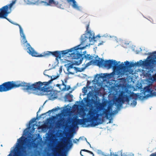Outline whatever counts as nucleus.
I'll return each mask as SVG.
<instances>
[{"label":"nucleus","mask_w":156,"mask_h":156,"mask_svg":"<svg viewBox=\"0 0 156 156\" xmlns=\"http://www.w3.org/2000/svg\"><path fill=\"white\" fill-rule=\"evenodd\" d=\"M31 84L21 81H8L0 85V92H6L14 88L20 87H23L24 90H32Z\"/></svg>","instance_id":"2"},{"label":"nucleus","mask_w":156,"mask_h":156,"mask_svg":"<svg viewBox=\"0 0 156 156\" xmlns=\"http://www.w3.org/2000/svg\"><path fill=\"white\" fill-rule=\"evenodd\" d=\"M69 136V137H68L67 138L64 137V140H65L64 141L65 144L66 145H67L70 144H72L71 141L70 139L73 137V135L72 134H70Z\"/></svg>","instance_id":"13"},{"label":"nucleus","mask_w":156,"mask_h":156,"mask_svg":"<svg viewBox=\"0 0 156 156\" xmlns=\"http://www.w3.org/2000/svg\"><path fill=\"white\" fill-rule=\"evenodd\" d=\"M16 25L18 26L20 28V34L21 36L22 37V39L21 41V42L23 44H24L27 43L26 47L27 48V49L28 50L27 52L28 53V51H29V49L28 48V44H29L30 46V45L28 43H27V40L25 36L23 33V30L21 27V26L18 24H15Z\"/></svg>","instance_id":"10"},{"label":"nucleus","mask_w":156,"mask_h":156,"mask_svg":"<svg viewBox=\"0 0 156 156\" xmlns=\"http://www.w3.org/2000/svg\"><path fill=\"white\" fill-rule=\"evenodd\" d=\"M118 74H119V75H124V73H122V72H119L118 73Z\"/></svg>","instance_id":"34"},{"label":"nucleus","mask_w":156,"mask_h":156,"mask_svg":"<svg viewBox=\"0 0 156 156\" xmlns=\"http://www.w3.org/2000/svg\"><path fill=\"white\" fill-rule=\"evenodd\" d=\"M94 62L98 63V66H103L108 69L112 67L114 70L116 69L123 70L126 68V66L124 64L118 65L117 62L115 60H109L105 61L103 59H101V61L99 60H96Z\"/></svg>","instance_id":"3"},{"label":"nucleus","mask_w":156,"mask_h":156,"mask_svg":"<svg viewBox=\"0 0 156 156\" xmlns=\"http://www.w3.org/2000/svg\"><path fill=\"white\" fill-rule=\"evenodd\" d=\"M156 56H155L154 58ZM154 58V57L153 58ZM154 58L150 60H147L145 61H142L141 60L139 62H137L136 63H134L133 62H132L131 63H129V62L126 61L125 62V65L128 68H131L133 67H134L135 66H150L151 63L153 65H156V64H153L152 62V60Z\"/></svg>","instance_id":"8"},{"label":"nucleus","mask_w":156,"mask_h":156,"mask_svg":"<svg viewBox=\"0 0 156 156\" xmlns=\"http://www.w3.org/2000/svg\"><path fill=\"white\" fill-rule=\"evenodd\" d=\"M134 96L136 97H137V96H138V97L140 99H141V97H142V96H141V95H137V94H135Z\"/></svg>","instance_id":"29"},{"label":"nucleus","mask_w":156,"mask_h":156,"mask_svg":"<svg viewBox=\"0 0 156 156\" xmlns=\"http://www.w3.org/2000/svg\"><path fill=\"white\" fill-rule=\"evenodd\" d=\"M84 57L86 60H90L94 58V56L90 55V54H87L84 55Z\"/></svg>","instance_id":"16"},{"label":"nucleus","mask_w":156,"mask_h":156,"mask_svg":"<svg viewBox=\"0 0 156 156\" xmlns=\"http://www.w3.org/2000/svg\"><path fill=\"white\" fill-rule=\"evenodd\" d=\"M99 58L98 60H100V58ZM96 60L97 59H96L95 60H94V61L91 60L89 62H88L86 64V65H85V67L84 68H85L86 67H88V66L92 64V62L97 64V65L98 66V63H96L95 62H94V61L95 60ZM99 60L100 61V60Z\"/></svg>","instance_id":"18"},{"label":"nucleus","mask_w":156,"mask_h":156,"mask_svg":"<svg viewBox=\"0 0 156 156\" xmlns=\"http://www.w3.org/2000/svg\"><path fill=\"white\" fill-rule=\"evenodd\" d=\"M57 110L58 108H54L51 110H49L47 113H51V112H53L54 111H56Z\"/></svg>","instance_id":"26"},{"label":"nucleus","mask_w":156,"mask_h":156,"mask_svg":"<svg viewBox=\"0 0 156 156\" xmlns=\"http://www.w3.org/2000/svg\"><path fill=\"white\" fill-rule=\"evenodd\" d=\"M87 24H88L86 26V31H88V30L89 26V23H88Z\"/></svg>","instance_id":"30"},{"label":"nucleus","mask_w":156,"mask_h":156,"mask_svg":"<svg viewBox=\"0 0 156 156\" xmlns=\"http://www.w3.org/2000/svg\"><path fill=\"white\" fill-rule=\"evenodd\" d=\"M85 139L86 140L87 142V143L90 145V147H91V145H90V144L87 141L86 138H85Z\"/></svg>","instance_id":"36"},{"label":"nucleus","mask_w":156,"mask_h":156,"mask_svg":"<svg viewBox=\"0 0 156 156\" xmlns=\"http://www.w3.org/2000/svg\"><path fill=\"white\" fill-rule=\"evenodd\" d=\"M87 33L89 34L87 37H88L90 41H92L93 40L94 41L95 37L94 36V34L92 33L90 31H88L87 32Z\"/></svg>","instance_id":"14"},{"label":"nucleus","mask_w":156,"mask_h":156,"mask_svg":"<svg viewBox=\"0 0 156 156\" xmlns=\"http://www.w3.org/2000/svg\"><path fill=\"white\" fill-rule=\"evenodd\" d=\"M53 77V78L51 77V80L48 82H42L39 81L31 84L32 90H39L44 92H48L49 91V88L48 86L53 80L56 79L58 76H54Z\"/></svg>","instance_id":"5"},{"label":"nucleus","mask_w":156,"mask_h":156,"mask_svg":"<svg viewBox=\"0 0 156 156\" xmlns=\"http://www.w3.org/2000/svg\"><path fill=\"white\" fill-rule=\"evenodd\" d=\"M151 156H156V152L152 153L151 155Z\"/></svg>","instance_id":"33"},{"label":"nucleus","mask_w":156,"mask_h":156,"mask_svg":"<svg viewBox=\"0 0 156 156\" xmlns=\"http://www.w3.org/2000/svg\"><path fill=\"white\" fill-rule=\"evenodd\" d=\"M15 3V0L12 1V2L10 4L5 6L0 9L1 11L0 16L3 17V18L5 19L9 20L6 18V17L10 13V12L9 11V9L11 10L12 6Z\"/></svg>","instance_id":"9"},{"label":"nucleus","mask_w":156,"mask_h":156,"mask_svg":"<svg viewBox=\"0 0 156 156\" xmlns=\"http://www.w3.org/2000/svg\"><path fill=\"white\" fill-rule=\"evenodd\" d=\"M103 42L102 41V43H99L98 44V45H101L103 44Z\"/></svg>","instance_id":"38"},{"label":"nucleus","mask_w":156,"mask_h":156,"mask_svg":"<svg viewBox=\"0 0 156 156\" xmlns=\"http://www.w3.org/2000/svg\"><path fill=\"white\" fill-rule=\"evenodd\" d=\"M23 138V136H21V137H20L19 139L18 140V143L20 144H23V140H22V139Z\"/></svg>","instance_id":"23"},{"label":"nucleus","mask_w":156,"mask_h":156,"mask_svg":"<svg viewBox=\"0 0 156 156\" xmlns=\"http://www.w3.org/2000/svg\"><path fill=\"white\" fill-rule=\"evenodd\" d=\"M73 68L76 70L77 72H81L83 71L85 69V68H80L76 67H74Z\"/></svg>","instance_id":"19"},{"label":"nucleus","mask_w":156,"mask_h":156,"mask_svg":"<svg viewBox=\"0 0 156 156\" xmlns=\"http://www.w3.org/2000/svg\"><path fill=\"white\" fill-rule=\"evenodd\" d=\"M105 106V104H103L100 103L99 105L97 107V109H91L87 113L88 117L83 118V119H75L73 121V124H76L79 125H84L85 127H87L90 126L92 127H94L102 123V122L98 121L101 120V119L99 118V116H102L105 114L106 117L108 118L111 109V106L109 105L107 109L104 108Z\"/></svg>","instance_id":"1"},{"label":"nucleus","mask_w":156,"mask_h":156,"mask_svg":"<svg viewBox=\"0 0 156 156\" xmlns=\"http://www.w3.org/2000/svg\"><path fill=\"white\" fill-rule=\"evenodd\" d=\"M119 62V63L120 62Z\"/></svg>","instance_id":"44"},{"label":"nucleus","mask_w":156,"mask_h":156,"mask_svg":"<svg viewBox=\"0 0 156 156\" xmlns=\"http://www.w3.org/2000/svg\"><path fill=\"white\" fill-rule=\"evenodd\" d=\"M29 144H27V146L29 148L30 147L31 142L30 141L29 142Z\"/></svg>","instance_id":"32"},{"label":"nucleus","mask_w":156,"mask_h":156,"mask_svg":"<svg viewBox=\"0 0 156 156\" xmlns=\"http://www.w3.org/2000/svg\"><path fill=\"white\" fill-rule=\"evenodd\" d=\"M105 74L106 75H107V73H105Z\"/></svg>","instance_id":"45"},{"label":"nucleus","mask_w":156,"mask_h":156,"mask_svg":"<svg viewBox=\"0 0 156 156\" xmlns=\"http://www.w3.org/2000/svg\"><path fill=\"white\" fill-rule=\"evenodd\" d=\"M36 119L35 118H34L32 119L30 121V123H34L35 122V120H36Z\"/></svg>","instance_id":"27"},{"label":"nucleus","mask_w":156,"mask_h":156,"mask_svg":"<svg viewBox=\"0 0 156 156\" xmlns=\"http://www.w3.org/2000/svg\"><path fill=\"white\" fill-rule=\"evenodd\" d=\"M88 153H89L91 154H92L93 155H94L93 153V152L90 151H88Z\"/></svg>","instance_id":"35"},{"label":"nucleus","mask_w":156,"mask_h":156,"mask_svg":"<svg viewBox=\"0 0 156 156\" xmlns=\"http://www.w3.org/2000/svg\"><path fill=\"white\" fill-rule=\"evenodd\" d=\"M76 140H77V141H78L79 140V139H76Z\"/></svg>","instance_id":"43"},{"label":"nucleus","mask_w":156,"mask_h":156,"mask_svg":"<svg viewBox=\"0 0 156 156\" xmlns=\"http://www.w3.org/2000/svg\"><path fill=\"white\" fill-rule=\"evenodd\" d=\"M88 151H89V150H88L84 149L81 150L80 151H81V152L82 151H85V152H87L88 153Z\"/></svg>","instance_id":"31"},{"label":"nucleus","mask_w":156,"mask_h":156,"mask_svg":"<svg viewBox=\"0 0 156 156\" xmlns=\"http://www.w3.org/2000/svg\"><path fill=\"white\" fill-rule=\"evenodd\" d=\"M32 3L34 4L39 5L44 3L45 6H49L53 4L58 8L64 9L66 3L63 2L62 1L61 3L56 1L55 0H46L45 1H42L40 0H32Z\"/></svg>","instance_id":"7"},{"label":"nucleus","mask_w":156,"mask_h":156,"mask_svg":"<svg viewBox=\"0 0 156 156\" xmlns=\"http://www.w3.org/2000/svg\"><path fill=\"white\" fill-rule=\"evenodd\" d=\"M62 85L64 86V88H63V90H69L70 88V86H69L68 87L66 88V85L65 84L63 81L62 80Z\"/></svg>","instance_id":"20"},{"label":"nucleus","mask_w":156,"mask_h":156,"mask_svg":"<svg viewBox=\"0 0 156 156\" xmlns=\"http://www.w3.org/2000/svg\"><path fill=\"white\" fill-rule=\"evenodd\" d=\"M80 154L81 156H84L82 154L81 151H80Z\"/></svg>","instance_id":"41"},{"label":"nucleus","mask_w":156,"mask_h":156,"mask_svg":"<svg viewBox=\"0 0 156 156\" xmlns=\"http://www.w3.org/2000/svg\"><path fill=\"white\" fill-rule=\"evenodd\" d=\"M136 101L135 100H133V102L131 103V105L134 107L136 105Z\"/></svg>","instance_id":"25"},{"label":"nucleus","mask_w":156,"mask_h":156,"mask_svg":"<svg viewBox=\"0 0 156 156\" xmlns=\"http://www.w3.org/2000/svg\"><path fill=\"white\" fill-rule=\"evenodd\" d=\"M144 90L145 93L147 92L149 93L152 95L156 96V94H155V92H154V93H153V90H152L151 88H150V87L149 86L145 87L144 88Z\"/></svg>","instance_id":"12"},{"label":"nucleus","mask_w":156,"mask_h":156,"mask_svg":"<svg viewBox=\"0 0 156 156\" xmlns=\"http://www.w3.org/2000/svg\"><path fill=\"white\" fill-rule=\"evenodd\" d=\"M88 39V37H87L85 34H83L81 36V43H83L84 42Z\"/></svg>","instance_id":"15"},{"label":"nucleus","mask_w":156,"mask_h":156,"mask_svg":"<svg viewBox=\"0 0 156 156\" xmlns=\"http://www.w3.org/2000/svg\"><path fill=\"white\" fill-rule=\"evenodd\" d=\"M25 149V147H23L22 150L21 151L20 149L18 148L17 152L15 153L14 156H25V154L27 153ZM8 156H12V155L11 153H10Z\"/></svg>","instance_id":"11"},{"label":"nucleus","mask_w":156,"mask_h":156,"mask_svg":"<svg viewBox=\"0 0 156 156\" xmlns=\"http://www.w3.org/2000/svg\"><path fill=\"white\" fill-rule=\"evenodd\" d=\"M64 120V119L62 118V119L57 121V125L58 126H60L62 125V123H63V121Z\"/></svg>","instance_id":"21"},{"label":"nucleus","mask_w":156,"mask_h":156,"mask_svg":"<svg viewBox=\"0 0 156 156\" xmlns=\"http://www.w3.org/2000/svg\"><path fill=\"white\" fill-rule=\"evenodd\" d=\"M73 142H74V143H76V141H75V140H74Z\"/></svg>","instance_id":"42"},{"label":"nucleus","mask_w":156,"mask_h":156,"mask_svg":"<svg viewBox=\"0 0 156 156\" xmlns=\"http://www.w3.org/2000/svg\"><path fill=\"white\" fill-rule=\"evenodd\" d=\"M72 122V119L71 118H69L68 121V123L69 124H71Z\"/></svg>","instance_id":"28"},{"label":"nucleus","mask_w":156,"mask_h":156,"mask_svg":"<svg viewBox=\"0 0 156 156\" xmlns=\"http://www.w3.org/2000/svg\"><path fill=\"white\" fill-rule=\"evenodd\" d=\"M64 81H65V83H67V79H65L64 80Z\"/></svg>","instance_id":"37"},{"label":"nucleus","mask_w":156,"mask_h":156,"mask_svg":"<svg viewBox=\"0 0 156 156\" xmlns=\"http://www.w3.org/2000/svg\"><path fill=\"white\" fill-rule=\"evenodd\" d=\"M121 99H120V98H119V99H118L117 100V101H121Z\"/></svg>","instance_id":"39"},{"label":"nucleus","mask_w":156,"mask_h":156,"mask_svg":"<svg viewBox=\"0 0 156 156\" xmlns=\"http://www.w3.org/2000/svg\"><path fill=\"white\" fill-rule=\"evenodd\" d=\"M153 54H156V51H154L153 53ZM152 62L153 64H156V56L154 58V59L152 60Z\"/></svg>","instance_id":"24"},{"label":"nucleus","mask_w":156,"mask_h":156,"mask_svg":"<svg viewBox=\"0 0 156 156\" xmlns=\"http://www.w3.org/2000/svg\"><path fill=\"white\" fill-rule=\"evenodd\" d=\"M73 64H71L69 65L67 67V71L68 72L69 74H73V75L74 74L73 73H72V72H69V70L70 69H72L74 67H73Z\"/></svg>","instance_id":"17"},{"label":"nucleus","mask_w":156,"mask_h":156,"mask_svg":"<svg viewBox=\"0 0 156 156\" xmlns=\"http://www.w3.org/2000/svg\"><path fill=\"white\" fill-rule=\"evenodd\" d=\"M94 156V155H93L92 156Z\"/></svg>","instance_id":"46"},{"label":"nucleus","mask_w":156,"mask_h":156,"mask_svg":"<svg viewBox=\"0 0 156 156\" xmlns=\"http://www.w3.org/2000/svg\"><path fill=\"white\" fill-rule=\"evenodd\" d=\"M80 46V45H79L70 49L62 51H61V55L62 54V56H63L64 55L67 54L69 52H72L73 51V52L70 55L71 58L73 59H78L81 57L82 58L80 60V62H81L83 60L82 57L83 55L85 54L86 51H85L83 52V54H82V50L83 48H79Z\"/></svg>","instance_id":"4"},{"label":"nucleus","mask_w":156,"mask_h":156,"mask_svg":"<svg viewBox=\"0 0 156 156\" xmlns=\"http://www.w3.org/2000/svg\"><path fill=\"white\" fill-rule=\"evenodd\" d=\"M56 86H57V87H60V84H57L56 85Z\"/></svg>","instance_id":"40"},{"label":"nucleus","mask_w":156,"mask_h":156,"mask_svg":"<svg viewBox=\"0 0 156 156\" xmlns=\"http://www.w3.org/2000/svg\"><path fill=\"white\" fill-rule=\"evenodd\" d=\"M28 48L29 49L28 53L32 56L36 57H48L49 56L52 55L53 56L60 59L61 58V51H55L53 52L50 51H46L42 53L41 54H39L36 52L33 48L31 47L29 44H28Z\"/></svg>","instance_id":"6"},{"label":"nucleus","mask_w":156,"mask_h":156,"mask_svg":"<svg viewBox=\"0 0 156 156\" xmlns=\"http://www.w3.org/2000/svg\"><path fill=\"white\" fill-rule=\"evenodd\" d=\"M55 152H54L53 153V155L54 156H57V154H60V152L59 151L58 149L57 148L55 149Z\"/></svg>","instance_id":"22"}]
</instances>
